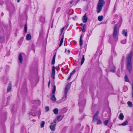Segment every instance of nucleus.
<instances>
[{"label":"nucleus","mask_w":133,"mask_h":133,"mask_svg":"<svg viewBox=\"0 0 133 133\" xmlns=\"http://www.w3.org/2000/svg\"><path fill=\"white\" fill-rule=\"evenodd\" d=\"M133 55L132 52H131L127 58V68L129 71L130 72L132 69L131 58Z\"/></svg>","instance_id":"nucleus-1"},{"label":"nucleus","mask_w":133,"mask_h":133,"mask_svg":"<svg viewBox=\"0 0 133 133\" xmlns=\"http://www.w3.org/2000/svg\"><path fill=\"white\" fill-rule=\"evenodd\" d=\"M133 55L132 52H131L127 58V68L129 71L130 72L132 69L131 58Z\"/></svg>","instance_id":"nucleus-2"},{"label":"nucleus","mask_w":133,"mask_h":133,"mask_svg":"<svg viewBox=\"0 0 133 133\" xmlns=\"http://www.w3.org/2000/svg\"><path fill=\"white\" fill-rule=\"evenodd\" d=\"M70 83L68 84L66 86L65 90L64 91V96L58 102V103H60L62 102H64L66 100V98L67 97V94L69 90L71 84H70Z\"/></svg>","instance_id":"nucleus-3"},{"label":"nucleus","mask_w":133,"mask_h":133,"mask_svg":"<svg viewBox=\"0 0 133 133\" xmlns=\"http://www.w3.org/2000/svg\"><path fill=\"white\" fill-rule=\"evenodd\" d=\"M105 2L103 0H99L97 6V12L99 13L101 10Z\"/></svg>","instance_id":"nucleus-4"},{"label":"nucleus","mask_w":133,"mask_h":133,"mask_svg":"<svg viewBox=\"0 0 133 133\" xmlns=\"http://www.w3.org/2000/svg\"><path fill=\"white\" fill-rule=\"evenodd\" d=\"M56 86L54 85V86L53 89L52 91V94L51 95V99L53 101H55L56 99V98L54 95L56 91Z\"/></svg>","instance_id":"nucleus-5"},{"label":"nucleus","mask_w":133,"mask_h":133,"mask_svg":"<svg viewBox=\"0 0 133 133\" xmlns=\"http://www.w3.org/2000/svg\"><path fill=\"white\" fill-rule=\"evenodd\" d=\"M117 28V26L116 25H115L114 28V32L113 35V37L114 39H115L116 38L118 33V32Z\"/></svg>","instance_id":"nucleus-6"},{"label":"nucleus","mask_w":133,"mask_h":133,"mask_svg":"<svg viewBox=\"0 0 133 133\" xmlns=\"http://www.w3.org/2000/svg\"><path fill=\"white\" fill-rule=\"evenodd\" d=\"M55 67L54 66H53L52 67V74L51 75V77L53 78L54 79L55 78Z\"/></svg>","instance_id":"nucleus-7"},{"label":"nucleus","mask_w":133,"mask_h":133,"mask_svg":"<svg viewBox=\"0 0 133 133\" xmlns=\"http://www.w3.org/2000/svg\"><path fill=\"white\" fill-rule=\"evenodd\" d=\"M122 34L125 36L127 37V30L123 29L122 31Z\"/></svg>","instance_id":"nucleus-8"},{"label":"nucleus","mask_w":133,"mask_h":133,"mask_svg":"<svg viewBox=\"0 0 133 133\" xmlns=\"http://www.w3.org/2000/svg\"><path fill=\"white\" fill-rule=\"evenodd\" d=\"M88 18L85 16H84L82 18V21L83 23H86L87 21Z\"/></svg>","instance_id":"nucleus-9"},{"label":"nucleus","mask_w":133,"mask_h":133,"mask_svg":"<svg viewBox=\"0 0 133 133\" xmlns=\"http://www.w3.org/2000/svg\"><path fill=\"white\" fill-rule=\"evenodd\" d=\"M55 127L54 125L51 124L50 126V128L52 131H54L55 129Z\"/></svg>","instance_id":"nucleus-10"},{"label":"nucleus","mask_w":133,"mask_h":133,"mask_svg":"<svg viewBox=\"0 0 133 133\" xmlns=\"http://www.w3.org/2000/svg\"><path fill=\"white\" fill-rule=\"evenodd\" d=\"M56 56V53H55V54H54L53 59L52 60L51 62V64H54L55 63V59Z\"/></svg>","instance_id":"nucleus-11"},{"label":"nucleus","mask_w":133,"mask_h":133,"mask_svg":"<svg viewBox=\"0 0 133 133\" xmlns=\"http://www.w3.org/2000/svg\"><path fill=\"white\" fill-rule=\"evenodd\" d=\"M18 59L19 62L20 63H22L23 61L22 57L21 54H20L18 56Z\"/></svg>","instance_id":"nucleus-12"},{"label":"nucleus","mask_w":133,"mask_h":133,"mask_svg":"<svg viewBox=\"0 0 133 133\" xmlns=\"http://www.w3.org/2000/svg\"><path fill=\"white\" fill-rule=\"evenodd\" d=\"M124 116L123 114L121 113L120 114L119 116V119L121 120H123L124 118Z\"/></svg>","instance_id":"nucleus-13"},{"label":"nucleus","mask_w":133,"mask_h":133,"mask_svg":"<svg viewBox=\"0 0 133 133\" xmlns=\"http://www.w3.org/2000/svg\"><path fill=\"white\" fill-rule=\"evenodd\" d=\"M31 36L29 34H28L26 36V39L28 40L29 41L31 39Z\"/></svg>","instance_id":"nucleus-14"},{"label":"nucleus","mask_w":133,"mask_h":133,"mask_svg":"<svg viewBox=\"0 0 133 133\" xmlns=\"http://www.w3.org/2000/svg\"><path fill=\"white\" fill-rule=\"evenodd\" d=\"M84 60H85L84 55H83L81 59V65H82L83 64V63L84 62Z\"/></svg>","instance_id":"nucleus-15"},{"label":"nucleus","mask_w":133,"mask_h":133,"mask_svg":"<svg viewBox=\"0 0 133 133\" xmlns=\"http://www.w3.org/2000/svg\"><path fill=\"white\" fill-rule=\"evenodd\" d=\"M53 111L55 114L56 115L58 114V110L57 108H56L54 109L53 110Z\"/></svg>","instance_id":"nucleus-16"},{"label":"nucleus","mask_w":133,"mask_h":133,"mask_svg":"<svg viewBox=\"0 0 133 133\" xmlns=\"http://www.w3.org/2000/svg\"><path fill=\"white\" fill-rule=\"evenodd\" d=\"M40 20L41 22L43 23H44L45 22V18L43 17H41L40 19Z\"/></svg>","instance_id":"nucleus-17"},{"label":"nucleus","mask_w":133,"mask_h":133,"mask_svg":"<svg viewBox=\"0 0 133 133\" xmlns=\"http://www.w3.org/2000/svg\"><path fill=\"white\" fill-rule=\"evenodd\" d=\"M128 124V122L127 121H125L124 122L122 123L121 124V125L122 126H125L127 125Z\"/></svg>","instance_id":"nucleus-18"},{"label":"nucleus","mask_w":133,"mask_h":133,"mask_svg":"<svg viewBox=\"0 0 133 133\" xmlns=\"http://www.w3.org/2000/svg\"><path fill=\"white\" fill-rule=\"evenodd\" d=\"M127 104L129 106L130 108L132 107V103L130 101H128L127 102Z\"/></svg>","instance_id":"nucleus-19"},{"label":"nucleus","mask_w":133,"mask_h":133,"mask_svg":"<svg viewBox=\"0 0 133 133\" xmlns=\"http://www.w3.org/2000/svg\"><path fill=\"white\" fill-rule=\"evenodd\" d=\"M11 88V84H9V86L7 88V91L9 92L10 91Z\"/></svg>","instance_id":"nucleus-20"},{"label":"nucleus","mask_w":133,"mask_h":133,"mask_svg":"<svg viewBox=\"0 0 133 133\" xmlns=\"http://www.w3.org/2000/svg\"><path fill=\"white\" fill-rule=\"evenodd\" d=\"M86 31V26L85 25H83L82 27V32H85Z\"/></svg>","instance_id":"nucleus-21"},{"label":"nucleus","mask_w":133,"mask_h":133,"mask_svg":"<svg viewBox=\"0 0 133 133\" xmlns=\"http://www.w3.org/2000/svg\"><path fill=\"white\" fill-rule=\"evenodd\" d=\"M44 124H45L44 122V121H42L40 124L41 127V128L43 127L44 126Z\"/></svg>","instance_id":"nucleus-22"},{"label":"nucleus","mask_w":133,"mask_h":133,"mask_svg":"<svg viewBox=\"0 0 133 133\" xmlns=\"http://www.w3.org/2000/svg\"><path fill=\"white\" fill-rule=\"evenodd\" d=\"M103 19V16H100L98 17V19L99 21H101Z\"/></svg>","instance_id":"nucleus-23"},{"label":"nucleus","mask_w":133,"mask_h":133,"mask_svg":"<svg viewBox=\"0 0 133 133\" xmlns=\"http://www.w3.org/2000/svg\"><path fill=\"white\" fill-rule=\"evenodd\" d=\"M61 116H62L61 115H60L59 116L57 117V120H59L60 119L59 121L61 120L63 118V117H61Z\"/></svg>","instance_id":"nucleus-24"},{"label":"nucleus","mask_w":133,"mask_h":133,"mask_svg":"<svg viewBox=\"0 0 133 133\" xmlns=\"http://www.w3.org/2000/svg\"><path fill=\"white\" fill-rule=\"evenodd\" d=\"M98 119V116L96 115H94L93 117V121L96 120Z\"/></svg>","instance_id":"nucleus-25"},{"label":"nucleus","mask_w":133,"mask_h":133,"mask_svg":"<svg viewBox=\"0 0 133 133\" xmlns=\"http://www.w3.org/2000/svg\"><path fill=\"white\" fill-rule=\"evenodd\" d=\"M56 120L55 119L53 121V122L51 123V124H53L55 125V126H56Z\"/></svg>","instance_id":"nucleus-26"},{"label":"nucleus","mask_w":133,"mask_h":133,"mask_svg":"<svg viewBox=\"0 0 133 133\" xmlns=\"http://www.w3.org/2000/svg\"><path fill=\"white\" fill-rule=\"evenodd\" d=\"M27 25L25 24L24 26V31L25 33H26L27 31Z\"/></svg>","instance_id":"nucleus-27"},{"label":"nucleus","mask_w":133,"mask_h":133,"mask_svg":"<svg viewBox=\"0 0 133 133\" xmlns=\"http://www.w3.org/2000/svg\"><path fill=\"white\" fill-rule=\"evenodd\" d=\"M126 42V39H125L121 41V43L123 44H125Z\"/></svg>","instance_id":"nucleus-28"},{"label":"nucleus","mask_w":133,"mask_h":133,"mask_svg":"<svg viewBox=\"0 0 133 133\" xmlns=\"http://www.w3.org/2000/svg\"><path fill=\"white\" fill-rule=\"evenodd\" d=\"M124 78H125V81L126 82H128L129 81L128 78L126 75L125 76Z\"/></svg>","instance_id":"nucleus-29"},{"label":"nucleus","mask_w":133,"mask_h":133,"mask_svg":"<svg viewBox=\"0 0 133 133\" xmlns=\"http://www.w3.org/2000/svg\"><path fill=\"white\" fill-rule=\"evenodd\" d=\"M83 44V41L82 39H80L79 40V45L81 46Z\"/></svg>","instance_id":"nucleus-30"},{"label":"nucleus","mask_w":133,"mask_h":133,"mask_svg":"<svg viewBox=\"0 0 133 133\" xmlns=\"http://www.w3.org/2000/svg\"><path fill=\"white\" fill-rule=\"evenodd\" d=\"M108 122H108V120H107L104 121V123L105 125H107L108 124Z\"/></svg>","instance_id":"nucleus-31"},{"label":"nucleus","mask_w":133,"mask_h":133,"mask_svg":"<svg viewBox=\"0 0 133 133\" xmlns=\"http://www.w3.org/2000/svg\"><path fill=\"white\" fill-rule=\"evenodd\" d=\"M31 115L33 116H35L36 115V112H35L34 113L31 112Z\"/></svg>","instance_id":"nucleus-32"},{"label":"nucleus","mask_w":133,"mask_h":133,"mask_svg":"<svg viewBox=\"0 0 133 133\" xmlns=\"http://www.w3.org/2000/svg\"><path fill=\"white\" fill-rule=\"evenodd\" d=\"M75 72V70H74L73 71H72L71 72L70 74V75H71V76L72 75L74 74Z\"/></svg>","instance_id":"nucleus-33"},{"label":"nucleus","mask_w":133,"mask_h":133,"mask_svg":"<svg viewBox=\"0 0 133 133\" xmlns=\"http://www.w3.org/2000/svg\"><path fill=\"white\" fill-rule=\"evenodd\" d=\"M115 67L114 66L112 67V69H111V71L113 72H115Z\"/></svg>","instance_id":"nucleus-34"},{"label":"nucleus","mask_w":133,"mask_h":133,"mask_svg":"<svg viewBox=\"0 0 133 133\" xmlns=\"http://www.w3.org/2000/svg\"><path fill=\"white\" fill-rule=\"evenodd\" d=\"M61 9V8L60 7H59L56 10V12L58 13L59 12L60 10Z\"/></svg>","instance_id":"nucleus-35"},{"label":"nucleus","mask_w":133,"mask_h":133,"mask_svg":"<svg viewBox=\"0 0 133 133\" xmlns=\"http://www.w3.org/2000/svg\"><path fill=\"white\" fill-rule=\"evenodd\" d=\"M45 110L46 111H48L49 110V108L48 107H46L45 108Z\"/></svg>","instance_id":"nucleus-36"},{"label":"nucleus","mask_w":133,"mask_h":133,"mask_svg":"<svg viewBox=\"0 0 133 133\" xmlns=\"http://www.w3.org/2000/svg\"><path fill=\"white\" fill-rule=\"evenodd\" d=\"M63 37L61 39L60 43H62L63 42Z\"/></svg>","instance_id":"nucleus-37"},{"label":"nucleus","mask_w":133,"mask_h":133,"mask_svg":"<svg viewBox=\"0 0 133 133\" xmlns=\"http://www.w3.org/2000/svg\"><path fill=\"white\" fill-rule=\"evenodd\" d=\"M64 27H63V28H62V29H61V34H62V32H63V30H64Z\"/></svg>","instance_id":"nucleus-38"},{"label":"nucleus","mask_w":133,"mask_h":133,"mask_svg":"<svg viewBox=\"0 0 133 133\" xmlns=\"http://www.w3.org/2000/svg\"><path fill=\"white\" fill-rule=\"evenodd\" d=\"M99 114V112L98 111H97L96 112V114H95V115H96V116H98V115Z\"/></svg>","instance_id":"nucleus-39"},{"label":"nucleus","mask_w":133,"mask_h":133,"mask_svg":"<svg viewBox=\"0 0 133 133\" xmlns=\"http://www.w3.org/2000/svg\"><path fill=\"white\" fill-rule=\"evenodd\" d=\"M71 75H70L69 76L67 80H68L70 78H71Z\"/></svg>","instance_id":"nucleus-40"},{"label":"nucleus","mask_w":133,"mask_h":133,"mask_svg":"<svg viewBox=\"0 0 133 133\" xmlns=\"http://www.w3.org/2000/svg\"><path fill=\"white\" fill-rule=\"evenodd\" d=\"M97 122L98 123H100L101 122V121L99 119H98Z\"/></svg>","instance_id":"nucleus-41"},{"label":"nucleus","mask_w":133,"mask_h":133,"mask_svg":"<svg viewBox=\"0 0 133 133\" xmlns=\"http://www.w3.org/2000/svg\"><path fill=\"white\" fill-rule=\"evenodd\" d=\"M106 133H109V130H107L106 132Z\"/></svg>","instance_id":"nucleus-42"},{"label":"nucleus","mask_w":133,"mask_h":133,"mask_svg":"<svg viewBox=\"0 0 133 133\" xmlns=\"http://www.w3.org/2000/svg\"><path fill=\"white\" fill-rule=\"evenodd\" d=\"M82 35H81L80 37V39H82Z\"/></svg>","instance_id":"nucleus-43"},{"label":"nucleus","mask_w":133,"mask_h":133,"mask_svg":"<svg viewBox=\"0 0 133 133\" xmlns=\"http://www.w3.org/2000/svg\"><path fill=\"white\" fill-rule=\"evenodd\" d=\"M62 43H60V44H59V47L61 46L62 45Z\"/></svg>","instance_id":"nucleus-44"},{"label":"nucleus","mask_w":133,"mask_h":133,"mask_svg":"<svg viewBox=\"0 0 133 133\" xmlns=\"http://www.w3.org/2000/svg\"><path fill=\"white\" fill-rule=\"evenodd\" d=\"M50 80L49 81V82L48 83V85L49 86V85H50Z\"/></svg>","instance_id":"nucleus-45"},{"label":"nucleus","mask_w":133,"mask_h":133,"mask_svg":"<svg viewBox=\"0 0 133 133\" xmlns=\"http://www.w3.org/2000/svg\"><path fill=\"white\" fill-rule=\"evenodd\" d=\"M72 2H73V1H71L70 2V4H71L72 3Z\"/></svg>","instance_id":"nucleus-46"},{"label":"nucleus","mask_w":133,"mask_h":133,"mask_svg":"<svg viewBox=\"0 0 133 133\" xmlns=\"http://www.w3.org/2000/svg\"><path fill=\"white\" fill-rule=\"evenodd\" d=\"M68 53H69L70 52V51L69 50H68Z\"/></svg>","instance_id":"nucleus-47"},{"label":"nucleus","mask_w":133,"mask_h":133,"mask_svg":"<svg viewBox=\"0 0 133 133\" xmlns=\"http://www.w3.org/2000/svg\"><path fill=\"white\" fill-rule=\"evenodd\" d=\"M20 0H17V2H19L20 1Z\"/></svg>","instance_id":"nucleus-48"},{"label":"nucleus","mask_w":133,"mask_h":133,"mask_svg":"<svg viewBox=\"0 0 133 133\" xmlns=\"http://www.w3.org/2000/svg\"><path fill=\"white\" fill-rule=\"evenodd\" d=\"M66 52V49H65V52Z\"/></svg>","instance_id":"nucleus-49"},{"label":"nucleus","mask_w":133,"mask_h":133,"mask_svg":"<svg viewBox=\"0 0 133 133\" xmlns=\"http://www.w3.org/2000/svg\"><path fill=\"white\" fill-rule=\"evenodd\" d=\"M83 25V24H82V23H81V24H80V25Z\"/></svg>","instance_id":"nucleus-50"},{"label":"nucleus","mask_w":133,"mask_h":133,"mask_svg":"<svg viewBox=\"0 0 133 133\" xmlns=\"http://www.w3.org/2000/svg\"><path fill=\"white\" fill-rule=\"evenodd\" d=\"M33 121L34 122H35V121H35V120H33Z\"/></svg>","instance_id":"nucleus-51"},{"label":"nucleus","mask_w":133,"mask_h":133,"mask_svg":"<svg viewBox=\"0 0 133 133\" xmlns=\"http://www.w3.org/2000/svg\"><path fill=\"white\" fill-rule=\"evenodd\" d=\"M67 28V27H66V29Z\"/></svg>","instance_id":"nucleus-52"},{"label":"nucleus","mask_w":133,"mask_h":133,"mask_svg":"<svg viewBox=\"0 0 133 133\" xmlns=\"http://www.w3.org/2000/svg\"><path fill=\"white\" fill-rule=\"evenodd\" d=\"M78 28H77V29Z\"/></svg>","instance_id":"nucleus-53"},{"label":"nucleus","mask_w":133,"mask_h":133,"mask_svg":"<svg viewBox=\"0 0 133 133\" xmlns=\"http://www.w3.org/2000/svg\"><path fill=\"white\" fill-rule=\"evenodd\" d=\"M79 31H80H80H81V30H80Z\"/></svg>","instance_id":"nucleus-54"}]
</instances>
